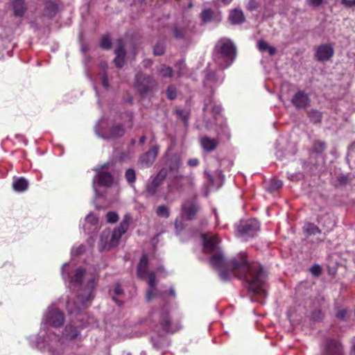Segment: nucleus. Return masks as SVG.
Here are the masks:
<instances>
[{
	"label": "nucleus",
	"mask_w": 355,
	"mask_h": 355,
	"mask_svg": "<svg viewBox=\"0 0 355 355\" xmlns=\"http://www.w3.org/2000/svg\"><path fill=\"white\" fill-rule=\"evenodd\" d=\"M143 63L145 67H148L152 64V62L150 60H144Z\"/></svg>",
	"instance_id": "nucleus-55"
},
{
	"label": "nucleus",
	"mask_w": 355,
	"mask_h": 355,
	"mask_svg": "<svg viewBox=\"0 0 355 355\" xmlns=\"http://www.w3.org/2000/svg\"><path fill=\"white\" fill-rule=\"evenodd\" d=\"M164 46L162 43H157L154 47V54L155 55H161L164 53Z\"/></svg>",
	"instance_id": "nucleus-37"
},
{
	"label": "nucleus",
	"mask_w": 355,
	"mask_h": 355,
	"mask_svg": "<svg viewBox=\"0 0 355 355\" xmlns=\"http://www.w3.org/2000/svg\"><path fill=\"white\" fill-rule=\"evenodd\" d=\"M177 92L175 87L170 86L166 90V96L170 100H173L176 98Z\"/></svg>",
	"instance_id": "nucleus-36"
},
{
	"label": "nucleus",
	"mask_w": 355,
	"mask_h": 355,
	"mask_svg": "<svg viewBox=\"0 0 355 355\" xmlns=\"http://www.w3.org/2000/svg\"><path fill=\"white\" fill-rule=\"evenodd\" d=\"M202 238L205 252L211 254L209 263L218 270L222 280L227 281L232 277H236L244 282L249 291L266 296L263 288L266 275L259 263L249 262L243 252L227 261L218 246L220 240L217 236L207 233L203 234Z\"/></svg>",
	"instance_id": "nucleus-1"
},
{
	"label": "nucleus",
	"mask_w": 355,
	"mask_h": 355,
	"mask_svg": "<svg viewBox=\"0 0 355 355\" xmlns=\"http://www.w3.org/2000/svg\"><path fill=\"white\" fill-rule=\"evenodd\" d=\"M200 143L203 149L207 152H210L215 149L218 144L216 139H210L207 137H202Z\"/></svg>",
	"instance_id": "nucleus-20"
},
{
	"label": "nucleus",
	"mask_w": 355,
	"mask_h": 355,
	"mask_svg": "<svg viewBox=\"0 0 355 355\" xmlns=\"http://www.w3.org/2000/svg\"><path fill=\"white\" fill-rule=\"evenodd\" d=\"M96 286V279L92 278L87 283L86 288L82 291L78 295L77 302L69 300L67 302V309L70 313H76L86 306V303L94 298V289Z\"/></svg>",
	"instance_id": "nucleus-4"
},
{
	"label": "nucleus",
	"mask_w": 355,
	"mask_h": 355,
	"mask_svg": "<svg viewBox=\"0 0 355 355\" xmlns=\"http://www.w3.org/2000/svg\"><path fill=\"white\" fill-rule=\"evenodd\" d=\"M131 217L130 214H126L123 216V220L119 226L114 228L112 232L110 229L103 230L100 236V241L98 248L101 251L104 250H110L118 245L121 236L125 233L128 229Z\"/></svg>",
	"instance_id": "nucleus-2"
},
{
	"label": "nucleus",
	"mask_w": 355,
	"mask_h": 355,
	"mask_svg": "<svg viewBox=\"0 0 355 355\" xmlns=\"http://www.w3.org/2000/svg\"><path fill=\"white\" fill-rule=\"evenodd\" d=\"M160 325L166 333H174L181 328L179 322H173L168 315V309L164 308L159 313Z\"/></svg>",
	"instance_id": "nucleus-9"
},
{
	"label": "nucleus",
	"mask_w": 355,
	"mask_h": 355,
	"mask_svg": "<svg viewBox=\"0 0 355 355\" xmlns=\"http://www.w3.org/2000/svg\"><path fill=\"white\" fill-rule=\"evenodd\" d=\"M102 84L105 87H108L107 78L105 75L102 77Z\"/></svg>",
	"instance_id": "nucleus-54"
},
{
	"label": "nucleus",
	"mask_w": 355,
	"mask_h": 355,
	"mask_svg": "<svg viewBox=\"0 0 355 355\" xmlns=\"http://www.w3.org/2000/svg\"><path fill=\"white\" fill-rule=\"evenodd\" d=\"M347 315V311L345 309H341L338 311L336 316L338 318L345 320L346 319Z\"/></svg>",
	"instance_id": "nucleus-45"
},
{
	"label": "nucleus",
	"mask_w": 355,
	"mask_h": 355,
	"mask_svg": "<svg viewBox=\"0 0 355 355\" xmlns=\"http://www.w3.org/2000/svg\"><path fill=\"white\" fill-rule=\"evenodd\" d=\"M266 51H268V53H269V54L270 55H272L275 54L276 52H277L276 49L275 47H273V46H270V45H269V46H268V48L267 49Z\"/></svg>",
	"instance_id": "nucleus-53"
},
{
	"label": "nucleus",
	"mask_w": 355,
	"mask_h": 355,
	"mask_svg": "<svg viewBox=\"0 0 355 355\" xmlns=\"http://www.w3.org/2000/svg\"><path fill=\"white\" fill-rule=\"evenodd\" d=\"M153 154L154 155H156L157 154V150L156 149H153Z\"/></svg>",
	"instance_id": "nucleus-64"
},
{
	"label": "nucleus",
	"mask_w": 355,
	"mask_h": 355,
	"mask_svg": "<svg viewBox=\"0 0 355 355\" xmlns=\"http://www.w3.org/2000/svg\"><path fill=\"white\" fill-rule=\"evenodd\" d=\"M64 335L67 338L73 340L78 336V331L76 327L70 325L66 327Z\"/></svg>",
	"instance_id": "nucleus-26"
},
{
	"label": "nucleus",
	"mask_w": 355,
	"mask_h": 355,
	"mask_svg": "<svg viewBox=\"0 0 355 355\" xmlns=\"http://www.w3.org/2000/svg\"><path fill=\"white\" fill-rule=\"evenodd\" d=\"M283 183L281 180L277 179H272L267 186V190L270 192H274L280 189Z\"/></svg>",
	"instance_id": "nucleus-27"
},
{
	"label": "nucleus",
	"mask_w": 355,
	"mask_h": 355,
	"mask_svg": "<svg viewBox=\"0 0 355 355\" xmlns=\"http://www.w3.org/2000/svg\"><path fill=\"white\" fill-rule=\"evenodd\" d=\"M200 209V206L195 197L185 200L181 206L183 218L189 220L195 219Z\"/></svg>",
	"instance_id": "nucleus-6"
},
{
	"label": "nucleus",
	"mask_w": 355,
	"mask_h": 355,
	"mask_svg": "<svg viewBox=\"0 0 355 355\" xmlns=\"http://www.w3.org/2000/svg\"><path fill=\"white\" fill-rule=\"evenodd\" d=\"M86 221L91 224H96L98 222V218L93 214H89L86 216Z\"/></svg>",
	"instance_id": "nucleus-43"
},
{
	"label": "nucleus",
	"mask_w": 355,
	"mask_h": 355,
	"mask_svg": "<svg viewBox=\"0 0 355 355\" xmlns=\"http://www.w3.org/2000/svg\"><path fill=\"white\" fill-rule=\"evenodd\" d=\"M157 214L159 216L164 217V218H168L169 216V211L167 207L164 205H160L157 207L156 211Z\"/></svg>",
	"instance_id": "nucleus-32"
},
{
	"label": "nucleus",
	"mask_w": 355,
	"mask_h": 355,
	"mask_svg": "<svg viewBox=\"0 0 355 355\" xmlns=\"http://www.w3.org/2000/svg\"><path fill=\"white\" fill-rule=\"evenodd\" d=\"M221 107L220 105H217L213 107V112L215 114H218L220 112Z\"/></svg>",
	"instance_id": "nucleus-56"
},
{
	"label": "nucleus",
	"mask_w": 355,
	"mask_h": 355,
	"mask_svg": "<svg viewBox=\"0 0 355 355\" xmlns=\"http://www.w3.org/2000/svg\"><path fill=\"white\" fill-rule=\"evenodd\" d=\"M110 293L112 295V300L119 305H121L122 303L121 301L119 300L116 297L117 296H121L123 294V291L121 288L120 285L116 284L114 286V288L110 291Z\"/></svg>",
	"instance_id": "nucleus-24"
},
{
	"label": "nucleus",
	"mask_w": 355,
	"mask_h": 355,
	"mask_svg": "<svg viewBox=\"0 0 355 355\" xmlns=\"http://www.w3.org/2000/svg\"><path fill=\"white\" fill-rule=\"evenodd\" d=\"M291 102L297 109L306 108L309 105L310 98L309 95L302 91H299L295 94Z\"/></svg>",
	"instance_id": "nucleus-14"
},
{
	"label": "nucleus",
	"mask_w": 355,
	"mask_h": 355,
	"mask_svg": "<svg viewBox=\"0 0 355 355\" xmlns=\"http://www.w3.org/2000/svg\"><path fill=\"white\" fill-rule=\"evenodd\" d=\"M111 40L108 36H103L100 42V46L104 49H110L111 48Z\"/></svg>",
	"instance_id": "nucleus-34"
},
{
	"label": "nucleus",
	"mask_w": 355,
	"mask_h": 355,
	"mask_svg": "<svg viewBox=\"0 0 355 355\" xmlns=\"http://www.w3.org/2000/svg\"><path fill=\"white\" fill-rule=\"evenodd\" d=\"M145 141H146V137L145 136H142V137H140V139H139L140 144H144L145 142Z\"/></svg>",
	"instance_id": "nucleus-60"
},
{
	"label": "nucleus",
	"mask_w": 355,
	"mask_h": 355,
	"mask_svg": "<svg viewBox=\"0 0 355 355\" xmlns=\"http://www.w3.org/2000/svg\"><path fill=\"white\" fill-rule=\"evenodd\" d=\"M85 251V247L83 245H80L76 249H73L72 254L74 255H79L82 254Z\"/></svg>",
	"instance_id": "nucleus-47"
},
{
	"label": "nucleus",
	"mask_w": 355,
	"mask_h": 355,
	"mask_svg": "<svg viewBox=\"0 0 355 355\" xmlns=\"http://www.w3.org/2000/svg\"><path fill=\"white\" fill-rule=\"evenodd\" d=\"M155 162V157H140L137 161L139 168L144 169L150 167Z\"/></svg>",
	"instance_id": "nucleus-22"
},
{
	"label": "nucleus",
	"mask_w": 355,
	"mask_h": 355,
	"mask_svg": "<svg viewBox=\"0 0 355 355\" xmlns=\"http://www.w3.org/2000/svg\"><path fill=\"white\" fill-rule=\"evenodd\" d=\"M189 165L191 166H196L199 164V161L196 158L191 159L188 161Z\"/></svg>",
	"instance_id": "nucleus-50"
},
{
	"label": "nucleus",
	"mask_w": 355,
	"mask_h": 355,
	"mask_svg": "<svg viewBox=\"0 0 355 355\" xmlns=\"http://www.w3.org/2000/svg\"><path fill=\"white\" fill-rule=\"evenodd\" d=\"M106 219L110 223H115L119 220V215L114 211H110L106 214Z\"/></svg>",
	"instance_id": "nucleus-35"
},
{
	"label": "nucleus",
	"mask_w": 355,
	"mask_h": 355,
	"mask_svg": "<svg viewBox=\"0 0 355 355\" xmlns=\"http://www.w3.org/2000/svg\"><path fill=\"white\" fill-rule=\"evenodd\" d=\"M311 272L313 275H319L320 272V268H312L311 269Z\"/></svg>",
	"instance_id": "nucleus-57"
},
{
	"label": "nucleus",
	"mask_w": 355,
	"mask_h": 355,
	"mask_svg": "<svg viewBox=\"0 0 355 355\" xmlns=\"http://www.w3.org/2000/svg\"><path fill=\"white\" fill-rule=\"evenodd\" d=\"M125 132V128L122 124L114 125L109 134V137L112 139H116L124 135Z\"/></svg>",
	"instance_id": "nucleus-19"
},
{
	"label": "nucleus",
	"mask_w": 355,
	"mask_h": 355,
	"mask_svg": "<svg viewBox=\"0 0 355 355\" xmlns=\"http://www.w3.org/2000/svg\"><path fill=\"white\" fill-rule=\"evenodd\" d=\"M213 12L211 9H205L201 12V18L204 22H208L211 19Z\"/></svg>",
	"instance_id": "nucleus-33"
},
{
	"label": "nucleus",
	"mask_w": 355,
	"mask_h": 355,
	"mask_svg": "<svg viewBox=\"0 0 355 355\" xmlns=\"http://www.w3.org/2000/svg\"><path fill=\"white\" fill-rule=\"evenodd\" d=\"M149 288H155L156 286L155 273V272H150L148 275Z\"/></svg>",
	"instance_id": "nucleus-39"
},
{
	"label": "nucleus",
	"mask_w": 355,
	"mask_h": 355,
	"mask_svg": "<svg viewBox=\"0 0 355 355\" xmlns=\"http://www.w3.org/2000/svg\"><path fill=\"white\" fill-rule=\"evenodd\" d=\"M229 19L233 24H239L244 21L245 17L243 12L241 10H233L229 15Z\"/></svg>",
	"instance_id": "nucleus-17"
},
{
	"label": "nucleus",
	"mask_w": 355,
	"mask_h": 355,
	"mask_svg": "<svg viewBox=\"0 0 355 355\" xmlns=\"http://www.w3.org/2000/svg\"><path fill=\"white\" fill-rule=\"evenodd\" d=\"M116 43L117 46L114 49L116 57L114 60V62L117 68H121L125 62V51L121 39H118Z\"/></svg>",
	"instance_id": "nucleus-15"
},
{
	"label": "nucleus",
	"mask_w": 355,
	"mask_h": 355,
	"mask_svg": "<svg viewBox=\"0 0 355 355\" xmlns=\"http://www.w3.org/2000/svg\"><path fill=\"white\" fill-rule=\"evenodd\" d=\"M257 46H258V49H259V51H265L268 48L269 44L266 42H265L263 40H261L258 42Z\"/></svg>",
	"instance_id": "nucleus-44"
},
{
	"label": "nucleus",
	"mask_w": 355,
	"mask_h": 355,
	"mask_svg": "<svg viewBox=\"0 0 355 355\" xmlns=\"http://www.w3.org/2000/svg\"><path fill=\"white\" fill-rule=\"evenodd\" d=\"M170 162H171V165L169 166L170 170L173 171V170H176L179 168L180 163H179V160L177 159V157H175L174 159H171L170 160Z\"/></svg>",
	"instance_id": "nucleus-42"
},
{
	"label": "nucleus",
	"mask_w": 355,
	"mask_h": 355,
	"mask_svg": "<svg viewBox=\"0 0 355 355\" xmlns=\"http://www.w3.org/2000/svg\"><path fill=\"white\" fill-rule=\"evenodd\" d=\"M175 113L184 121L185 124H187L188 120V113L182 110H177Z\"/></svg>",
	"instance_id": "nucleus-41"
},
{
	"label": "nucleus",
	"mask_w": 355,
	"mask_h": 355,
	"mask_svg": "<svg viewBox=\"0 0 355 355\" xmlns=\"http://www.w3.org/2000/svg\"><path fill=\"white\" fill-rule=\"evenodd\" d=\"M313 317L315 320H320L322 318V313L320 311H316L313 313Z\"/></svg>",
	"instance_id": "nucleus-52"
},
{
	"label": "nucleus",
	"mask_w": 355,
	"mask_h": 355,
	"mask_svg": "<svg viewBox=\"0 0 355 355\" xmlns=\"http://www.w3.org/2000/svg\"><path fill=\"white\" fill-rule=\"evenodd\" d=\"M320 355H345L344 346L340 340L329 338L323 344Z\"/></svg>",
	"instance_id": "nucleus-7"
},
{
	"label": "nucleus",
	"mask_w": 355,
	"mask_h": 355,
	"mask_svg": "<svg viewBox=\"0 0 355 355\" xmlns=\"http://www.w3.org/2000/svg\"><path fill=\"white\" fill-rule=\"evenodd\" d=\"M348 153L350 155H355V141L348 148Z\"/></svg>",
	"instance_id": "nucleus-51"
},
{
	"label": "nucleus",
	"mask_w": 355,
	"mask_h": 355,
	"mask_svg": "<svg viewBox=\"0 0 355 355\" xmlns=\"http://www.w3.org/2000/svg\"><path fill=\"white\" fill-rule=\"evenodd\" d=\"M236 55V46L230 40L221 38L217 42L214 48V60L220 69L230 67L233 63Z\"/></svg>",
	"instance_id": "nucleus-3"
},
{
	"label": "nucleus",
	"mask_w": 355,
	"mask_h": 355,
	"mask_svg": "<svg viewBox=\"0 0 355 355\" xmlns=\"http://www.w3.org/2000/svg\"><path fill=\"white\" fill-rule=\"evenodd\" d=\"M304 232L308 235L317 234L320 233V230L313 223H306L303 227Z\"/></svg>",
	"instance_id": "nucleus-25"
},
{
	"label": "nucleus",
	"mask_w": 355,
	"mask_h": 355,
	"mask_svg": "<svg viewBox=\"0 0 355 355\" xmlns=\"http://www.w3.org/2000/svg\"><path fill=\"white\" fill-rule=\"evenodd\" d=\"M338 180L340 181V182L341 184H343V183H345V182H346V181H347V178H346V177H344V176H342V177H340V178H339Z\"/></svg>",
	"instance_id": "nucleus-58"
},
{
	"label": "nucleus",
	"mask_w": 355,
	"mask_h": 355,
	"mask_svg": "<svg viewBox=\"0 0 355 355\" xmlns=\"http://www.w3.org/2000/svg\"><path fill=\"white\" fill-rule=\"evenodd\" d=\"M178 67H179V70H178L179 76L183 75L184 73V69L185 68V64L184 63V62H180L178 64Z\"/></svg>",
	"instance_id": "nucleus-49"
},
{
	"label": "nucleus",
	"mask_w": 355,
	"mask_h": 355,
	"mask_svg": "<svg viewBox=\"0 0 355 355\" xmlns=\"http://www.w3.org/2000/svg\"><path fill=\"white\" fill-rule=\"evenodd\" d=\"M216 1H220L223 4L227 5L229 4L232 0H216Z\"/></svg>",
	"instance_id": "nucleus-59"
},
{
	"label": "nucleus",
	"mask_w": 355,
	"mask_h": 355,
	"mask_svg": "<svg viewBox=\"0 0 355 355\" xmlns=\"http://www.w3.org/2000/svg\"><path fill=\"white\" fill-rule=\"evenodd\" d=\"M45 322L54 327L62 326L64 321V314L55 306H50L45 315Z\"/></svg>",
	"instance_id": "nucleus-11"
},
{
	"label": "nucleus",
	"mask_w": 355,
	"mask_h": 355,
	"mask_svg": "<svg viewBox=\"0 0 355 355\" xmlns=\"http://www.w3.org/2000/svg\"><path fill=\"white\" fill-rule=\"evenodd\" d=\"M148 259L146 254L142 255L137 266V276L141 279H146L149 274L148 270Z\"/></svg>",
	"instance_id": "nucleus-16"
},
{
	"label": "nucleus",
	"mask_w": 355,
	"mask_h": 355,
	"mask_svg": "<svg viewBox=\"0 0 355 355\" xmlns=\"http://www.w3.org/2000/svg\"><path fill=\"white\" fill-rule=\"evenodd\" d=\"M109 166L110 164L107 163L94 168V170L96 172V175L94 179V184H95L96 180L98 182V184L100 185L105 186L107 187H109L112 184V176L110 175L109 172L104 171V168H107Z\"/></svg>",
	"instance_id": "nucleus-10"
},
{
	"label": "nucleus",
	"mask_w": 355,
	"mask_h": 355,
	"mask_svg": "<svg viewBox=\"0 0 355 355\" xmlns=\"http://www.w3.org/2000/svg\"><path fill=\"white\" fill-rule=\"evenodd\" d=\"M352 353L355 354V342L354 343L352 346Z\"/></svg>",
	"instance_id": "nucleus-62"
},
{
	"label": "nucleus",
	"mask_w": 355,
	"mask_h": 355,
	"mask_svg": "<svg viewBox=\"0 0 355 355\" xmlns=\"http://www.w3.org/2000/svg\"><path fill=\"white\" fill-rule=\"evenodd\" d=\"M28 182L24 178H17L12 183L13 189L18 192H22L26 191L28 188Z\"/></svg>",
	"instance_id": "nucleus-21"
},
{
	"label": "nucleus",
	"mask_w": 355,
	"mask_h": 355,
	"mask_svg": "<svg viewBox=\"0 0 355 355\" xmlns=\"http://www.w3.org/2000/svg\"><path fill=\"white\" fill-rule=\"evenodd\" d=\"M157 296V292L155 288H149L146 294V298L148 302L151 300L153 298L156 297Z\"/></svg>",
	"instance_id": "nucleus-38"
},
{
	"label": "nucleus",
	"mask_w": 355,
	"mask_h": 355,
	"mask_svg": "<svg viewBox=\"0 0 355 355\" xmlns=\"http://www.w3.org/2000/svg\"><path fill=\"white\" fill-rule=\"evenodd\" d=\"M334 54V49L331 44H324L318 46L315 51L317 60L324 62L330 60Z\"/></svg>",
	"instance_id": "nucleus-13"
},
{
	"label": "nucleus",
	"mask_w": 355,
	"mask_h": 355,
	"mask_svg": "<svg viewBox=\"0 0 355 355\" xmlns=\"http://www.w3.org/2000/svg\"><path fill=\"white\" fill-rule=\"evenodd\" d=\"M167 171L166 169H161L154 177H150L146 187V190L148 196H153L157 192L158 188L163 184Z\"/></svg>",
	"instance_id": "nucleus-8"
},
{
	"label": "nucleus",
	"mask_w": 355,
	"mask_h": 355,
	"mask_svg": "<svg viewBox=\"0 0 355 355\" xmlns=\"http://www.w3.org/2000/svg\"><path fill=\"white\" fill-rule=\"evenodd\" d=\"M85 272V270L82 268H78L76 271L74 276L71 278V281L76 284H80L83 281Z\"/></svg>",
	"instance_id": "nucleus-29"
},
{
	"label": "nucleus",
	"mask_w": 355,
	"mask_h": 355,
	"mask_svg": "<svg viewBox=\"0 0 355 355\" xmlns=\"http://www.w3.org/2000/svg\"><path fill=\"white\" fill-rule=\"evenodd\" d=\"M326 148V144L322 141H316L313 146V151L316 154H321Z\"/></svg>",
	"instance_id": "nucleus-28"
},
{
	"label": "nucleus",
	"mask_w": 355,
	"mask_h": 355,
	"mask_svg": "<svg viewBox=\"0 0 355 355\" xmlns=\"http://www.w3.org/2000/svg\"><path fill=\"white\" fill-rule=\"evenodd\" d=\"M343 5L347 8L355 6V0H340Z\"/></svg>",
	"instance_id": "nucleus-46"
},
{
	"label": "nucleus",
	"mask_w": 355,
	"mask_h": 355,
	"mask_svg": "<svg viewBox=\"0 0 355 355\" xmlns=\"http://www.w3.org/2000/svg\"><path fill=\"white\" fill-rule=\"evenodd\" d=\"M169 293H170L171 295H173V297H175V292L174 289H173V288H170V290H169Z\"/></svg>",
	"instance_id": "nucleus-61"
},
{
	"label": "nucleus",
	"mask_w": 355,
	"mask_h": 355,
	"mask_svg": "<svg viewBox=\"0 0 355 355\" xmlns=\"http://www.w3.org/2000/svg\"><path fill=\"white\" fill-rule=\"evenodd\" d=\"M190 31L187 25L178 26L174 30V35L176 38L182 39L188 35Z\"/></svg>",
	"instance_id": "nucleus-23"
},
{
	"label": "nucleus",
	"mask_w": 355,
	"mask_h": 355,
	"mask_svg": "<svg viewBox=\"0 0 355 355\" xmlns=\"http://www.w3.org/2000/svg\"><path fill=\"white\" fill-rule=\"evenodd\" d=\"M259 230V223L256 219L241 220L236 226V236L246 240L253 237Z\"/></svg>",
	"instance_id": "nucleus-5"
},
{
	"label": "nucleus",
	"mask_w": 355,
	"mask_h": 355,
	"mask_svg": "<svg viewBox=\"0 0 355 355\" xmlns=\"http://www.w3.org/2000/svg\"><path fill=\"white\" fill-rule=\"evenodd\" d=\"M322 0H307L309 5L313 6H319L322 3Z\"/></svg>",
	"instance_id": "nucleus-48"
},
{
	"label": "nucleus",
	"mask_w": 355,
	"mask_h": 355,
	"mask_svg": "<svg viewBox=\"0 0 355 355\" xmlns=\"http://www.w3.org/2000/svg\"><path fill=\"white\" fill-rule=\"evenodd\" d=\"M12 7L14 14L17 17H22L26 10V6L24 0H13Z\"/></svg>",
	"instance_id": "nucleus-18"
},
{
	"label": "nucleus",
	"mask_w": 355,
	"mask_h": 355,
	"mask_svg": "<svg viewBox=\"0 0 355 355\" xmlns=\"http://www.w3.org/2000/svg\"><path fill=\"white\" fill-rule=\"evenodd\" d=\"M67 266H68V265H67V263H65V264L63 266V267H62V274H63V275H64V268H65L66 267H67Z\"/></svg>",
	"instance_id": "nucleus-63"
},
{
	"label": "nucleus",
	"mask_w": 355,
	"mask_h": 355,
	"mask_svg": "<svg viewBox=\"0 0 355 355\" xmlns=\"http://www.w3.org/2000/svg\"><path fill=\"white\" fill-rule=\"evenodd\" d=\"M125 177L129 184H133L136 180V174L133 169L129 168L125 171Z\"/></svg>",
	"instance_id": "nucleus-31"
},
{
	"label": "nucleus",
	"mask_w": 355,
	"mask_h": 355,
	"mask_svg": "<svg viewBox=\"0 0 355 355\" xmlns=\"http://www.w3.org/2000/svg\"><path fill=\"white\" fill-rule=\"evenodd\" d=\"M159 73L164 78H170L173 75V69L170 67L164 64L160 67Z\"/></svg>",
	"instance_id": "nucleus-30"
},
{
	"label": "nucleus",
	"mask_w": 355,
	"mask_h": 355,
	"mask_svg": "<svg viewBox=\"0 0 355 355\" xmlns=\"http://www.w3.org/2000/svg\"><path fill=\"white\" fill-rule=\"evenodd\" d=\"M154 85V80L150 76L138 73L135 76V87L142 95L146 94Z\"/></svg>",
	"instance_id": "nucleus-12"
},
{
	"label": "nucleus",
	"mask_w": 355,
	"mask_h": 355,
	"mask_svg": "<svg viewBox=\"0 0 355 355\" xmlns=\"http://www.w3.org/2000/svg\"><path fill=\"white\" fill-rule=\"evenodd\" d=\"M310 117L313 122H319L321 119V113L317 110H313L310 113Z\"/></svg>",
	"instance_id": "nucleus-40"
}]
</instances>
